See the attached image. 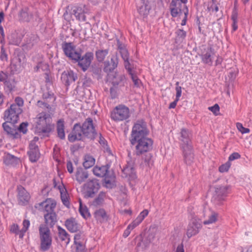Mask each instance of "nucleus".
<instances>
[{"mask_svg":"<svg viewBox=\"0 0 252 252\" xmlns=\"http://www.w3.org/2000/svg\"><path fill=\"white\" fill-rule=\"evenodd\" d=\"M149 134L146 122L138 120L132 126L129 137L130 145L135 147L134 154L137 156H142L152 150L153 141L148 137Z\"/></svg>","mask_w":252,"mask_h":252,"instance_id":"obj_1","label":"nucleus"},{"mask_svg":"<svg viewBox=\"0 0 252 252\" xmlns=\"http://www.w3.org/2000/svg\"><path fill=\"white\" fill-rule=\"evenodd\" d=\"M36 119V128L39 135L48 136L54 127L50 115L42 112L37 115Z\"/></svg>","mask_w":252,"mask_h":252,"instance_id":"obj_2","label":"nucleus"},{"mask_svg":"<svg viewBox=\"0 0 252 252\" xmlns=\"http://www.w3.org/2000/svg\"><path fill=\"white\" fill-rule=\"evenodd\" d=\"M39 238L40 242L39 250L41 252L48 251L52 246V237L50 229L46 224H41L38 227Z\"/></svg>","mask_w":252,"mask_h":252,"instance_id":"obj_3","label":"nucleus"},{"mask_svg":"<svg viewBox=\"0 0 252 252\" xmlns=\"http://www.w3.org/2000/svg\"><path fill=\"white\" fill-rule=\"evenodd\" d=\"M13 75L11 74L10 72L7 71H0V82L3 83L4 90L8 94L17 90V81Z\"/></svg>","mask_w":252,"mask_h":252,"instance_id":"obj_4","label":"nucleus"},{"mask_svg":"<svg viewBox=\"0 0 252 252\" xmlns=\"http://www.w3.org/2000/svg\"><path fill=\"white\" fill-rule=\"evenodd\" d=\"M81 126L85 139H87L90 141H94L98 133L93 119L90 117L87 118L81 125Z\"/></svg>","mask_w":252,"mask_h":252,"instance_id":"obj_5","label":"nucleus"},{"mask_svg":"<svg viewBox=\"0 0 252 252\" xmlns=\"http://www.w3.org/2000/svg\"><path fill=\"white\" fill-rule=\"evenodd\" d=\"M100 188V184L98 180L94 178L88 180L83 186L82 193L84 197L87 199L94 197Z\"/></svg>","mask_w":252,"mask_h":252,"instance_id":"obj_6","label":"nucleus"},{"mask_svg":"<svg viewBox=\"0 0 252 252\" xmlns=\"http://www.w3.org/2000/svg\"><path fill=\"white\" fill-rule=\"evenodd\" d=\"M215 189L214 200L217 204L220 205L223 201L225 200L228 194L231 193V187L228 185H217L215 187Z\"/></svg>","mask_w":252,"mask_h":252,"instance_id":"obj_7","label":"nucleus"},{"mask_svg":"<svg viewBox=\"0 0 252 252\" xmlns=\"http://www.w3.org/2000/svg\"><path fill=\"white\" fill-rule=\"evenodd\" d=\"M130 116L129 109L125 105L120 104L116 106L111 112V118L115 121H122Z\"/></svg>","mask_w":252,"mask_h":252,"instance_id":"obj_8","label":"nucleus"},{"mask_svg":"<svg viewBox=\"0 0 252 252\" xmlns=\"http://www.w3.org/2000/svg\"><path fill=\"white\" fill-rule=\"evenodd\" d=\"M80 57H77L72 61L74 63H78V66L84 71H86L91 65L94 59V54L92 52H87L82 56L81 52H79Z\"/></svg>","mask_w":252,"mask_h":252,"instance_id":"obj_9","label":"nucleus"},{"mask_svg":"<svg viewBox=\"0 0 252 252\" xmlns=\"http://www.w3.org/2000/svg\"><path fill=\"white\" fill-rule=\"evenodd\" d=\"M25 59L26 56L23 52L21 51L14 52L9 65L11 74H15L21 69L22 62L24 61Z\"/></svg>","mask_w":252,"mask_h":252,"instance_id":"obj_10","label":"nucleus"},{"mask_svg":"<svg viewBox=\"0 0 252 252\" xmlns=\"http://www.w3.org/2000/svg\"><path fill=\"white\" fill-rule=\"evenodd\" d=\"M62 49L64 55L72 61L77 57L79 58V52L76 50V47L71 42L63 41L61 44Z\"/></svg>","mask_w":252,"mask_h":252,"instance_id":"obj_11","label":"nucleus"},{"mask_svg":"<svg viewBox=\"0 0 252 252\" xmlns=\"http://www.w3.org/2000/svg\"><path fill=\"white\" fill-rule=\"evenodd\" d=\"M67 139L71 143L85 140L80 123H76L73 125L71 132L67 136Z\"/></svg>","mask_w":252,"mask_h":252,"instance_id":"obj_12","label":"nucleus"},{"mask_svg":"<svg viewBox=\"0 0 252 252\" xmlns=\"http://www.w3.org/2000/svg\"><path fill=\"white\" fill-rule=\"evenodd\" d=\"M23 112V110L12 107L10 106L5 110L3 114V119L7 122H10L12 124H16L19 120V115Z\"/></svg>","mask_w":252,"mask_h":252,"instance_id":"obj_13","label":"nucleus"},{"mask_svg":"<svg viewBox=\"0 0 252 252\" xmlns=\"http://www.w3.org/2000/svg\"><path fill=\"white\" fill-rule=\"evenodd\" d=\"M202 227L200 220L196 216L193 217L189 223L186 234L188 238L197 235Z\"/></svg>","mask_w":252,"mask_h":252,"instance_id":"obj_14","label":"nucleus"},{"mask_svg":"<svg viewBox=\"0 0 252 252\" xmlns=\"http://www.w3.org/2000/svg\"><path fill=\"white\" fill-rule=\"evenodd\" d=\"M169 8L170 14L174 18L180 16L182 13L185 14V11L186 10H187V12H189V8L187 5L183 4L181 2L176 1L174 0H171Z\"/></svg>","mask_w":252,"mask_h":252,"instance_id":"obj_15","label":"nucleus"},{"mask_svg":"<svg viewBox=\"0 0 252 252\" xmlns=\"http://www.w3.org/2000/svg\"><path fill=\"white\" fill-rule=\"evenodd\" d=\"M4 132L8 137L12 139H20L21 135L17 131L15 124L5 121L2 125Z\"/></svg>","mask_w":252,"mask_h":252,"instance_id":"obj_16","label":"nucleus"},{"mask_svg":"<svg viewBox=\"0 0 252 252\" xmlns=\"http://www.w3.org/2000/svg\"><path fill=\"white\" fill-rule=\"evenodd\" d=\"M215 54V49L212 45H210L207 47L204 46L203 49L201 50V54L200 57L202 62L209 65H212L213 64V56Z\"/></svg>","mask_w":252,"mask_h":252,"instance_id":"obj_17","label":"nucleus"},{"mask_svg":"<svg viewBox=\"0 0 252 252\" xmlns=\"http://www.w3.org/2000/svg\"><path fill=\"white\" fill-rule=\"evenodd\" d=\"M17 200L18 204L22 206L27 205L30 200V193L21 185H18L17 187Z\"/></svg>","mask_w":252,"mask_h":252,"instance_id":"obj_18","label":"nucleus"},{"mask_svg":"<svg viewBox=\"0 0 252 252\" xmlns=\"http://www.w3.org/2000/svg\"><path fill=\"white\" fill-rule=\"evenodd\" d=\"M89 9L86 5H80L74 6L72 10V13L75 16L77 20L81 22L86 21L85 14L88 13Z\"/></svg>","mask_w":252,"mask_h":252,"instance_id":"obj_19","label":"nucleus"},{"mask_svg":"<svg viewBox=\"0 0 252 252\" xmlns=\"http://www.w3.org/2000/svg\"><path fill=\"white\" fill-rule=\"evenodd\" d=\"M103 71L107 74L114 71L118 67L119 63V57L117 53L112 56L110 61H106L104 62Z\"/></svg>","mask_w":252,"mask_h":252,"instance_id":"obj_20","label":"nucleus"},{"mask_svg":"<svg viewBox=\"0 0 252 252\" xmlns=\"http://www.w3.org/2000/svg\"><path fill=\"white\" fill-rule=\"evenodd\" d=\"M61 79L65 86H69L77 79V75L72 70L64 71L61 74Z\"/></svg>","mask_w":252,"mask_h":252,"instance_id":"obj_21","label":"nucleus"},{"mask_svg":"<svg viewBox=\"0 0 252 252\" xmlns=\"http://www.w3.org/2000/svg\"><path fill=\"white\" fill-rule=\"evenodd\" d=\"M18 18L20 23H29L33 18V14L28 7L25 6L19 11Z\"/></svg>","mask_w":252,"mask_h":252,"instance_id":"obj_22","label":"nucleus"},{"mask_svg":"<svg viewBox=\"0 0 252 252\" xmlns=\"http://www.w3.org/2000/svg\"><path fill=\"white\" fill-rule=\"evenodd\" d=\"M151 2L149 0H140V3L137 5V9L140 15L146 17L150 13L152 8Z\"/></svg>","mask_w":252,"mask_h":252,"instance_id":"obj_23","label":"nucleus"},{"mask_svg":"<svg viewBox=\"0 0 252 252\" xmlns=\"http://www.w3.org/2000/svg\"><path fill=\"white\" fill-rule=\"evenodd\" d=\"M28 148L27 155L29 157V160L32 163L37 162L40 157V153L38 146L31 145H29Z\"/></svg>","mask_w":252,"mask_h":252,"instance_id":"obj_24","label":"nucleus"},{"mask_svg":"<svg viewBox=\"0 0 252 252\" xmlns=\"http://www.w3.org/2000/svg\"><path fill=\"white\" fill-rule=\"evenodd\" d=\"M134 165V160L130 159L127 161V163L124 167L122 170L126 177H129L132 179H134L136 177Z\"/></svg>","mask_w":252,"mask_h":252,"instance_id":"obj_25","label":"nucleus"},{"mask_svg":"<svg viewBox=\"0 0 252 252\" xmlns=\"http://www.w3.org/2000/svg\"><path fill=\"white\" fill-rule=\"evenodd\" d=\"M110 167V165L109 164L100 166L96 165L93 168V172L96 176L104 178L107 174L112 172L109 170Z\"/></svg>","mask_w":252,"mask_h":252,"instance_id":"obj_26","label":"nucleus"},{"mask_svg":"<svg viewBox=\"0 0 252 252\" xmlns=\"http://www.w3.org/2000/svg\"><path fill=\"white\" fill-rule=\"evenodd\" d=\"M182 150L184 160L188 165H190L193 162L194 155L192 146L181 148Z\"/></svg>","mask_w":252,"mask_h":252,"instance_id":"obj_27","label":"nucleus"},{"mask_svg":"<svg viewBox=\"0 0 252 252\" xmlns=\"http://www.w3.org/2000/svg\"><path fill=\"white\" fill-rule=\"evenodd\" d=\"M190 133L189 129L186 128H182L181 129L180 140L182 142L181 148L192 146L191 145Z\"/></svg>","mask_w":252,"mask_h":252,"instance_id":"obj_28","label":"nucleus"},{"mask_svg":"<svg viewBox=\"0 0 252 252\" xmlns=\"http://www.w3.org/2000/svg\"><path fill=\"white\" fill-rule=\"evenodd\" d=\"M38 205L44 209L43 211L46 213H52L55 212L54 209L56 206V202L54 200L47 198L45 201L39 203Z\"/></svg>","mask_w":252,"mask_h":252,"instance_id":"obj_29","label":"nucleus"},{"mask_svg":"<svg viewBox=\"0 0 252 252\" xmlns=\"http://www.w3.org/2000/svg\"><path fill=\"white\" fill-rule=\"evenodd\" d=\"M64 225L71 233L77 232L79 230V224L75 218H70L64 221Z\"/></svg>","mask_w":252,"mask_h":252,"instance_id":"obj_30","label":"nucleus"},{"mask_svg":"<svg viewBox=\"0 0 252 252\" xmlns=\"http://www.w3.org/2000/svg\"><path fill=\"white\" fill-rule=\"evenodd\" d=\"M94 216L96 220L101 223L107 222L109 219V215L103 208L95 210Z\"/></svg>","mask_w":252,"mask_h":252,"instance_id":"obj_31","label":"nucleus"},{"mask_svg":"<svg viewBox=\"0 0 252 252\" xmlns=\"http://www.w3.org/2000/svg\"><path fill=\"white\" fill-rule=\"evenodd\" d=\"M3 163L7 166H15L19 164V159L9 153L3 157Z\"/></svg>","mask_w":252,"mask_h":252,"instance_id":"obj_32","label":"nucleus"},{"mask_svg":"<svg viewBox=\"0 0 252 252\" xmlns=\"http://www.w3.org/2000/svg\"><path fill=\"white\" fill-rule=\"evenodd\" d=\"M45 223L47 226L53 227L57 222V215L55 212L46 213L44 215Z\"/></svg>","mask_w":252,"mask_h":252,"instance_id":"obj_33","label":"nucleus"},{"mask_svg":"<svg viewBox=\"0 0 252 252\" xmlns=\"http://www.w3.org/2000/svg\"><path fill=\"white\" fill-rule=\"evenodd\" d=\"M106 196V192L103 191H100L98 195L94 199L92 202V205L95 207L102 206L104 203Z\"/></svg>","mask_w":252,"mask_h":252,"instance_id":"obj_34","label":"nucleus"},{"mask_svg":"<svg viewBox=\"0 0 252 252\" xmlns=\"http://www.w3.org/2000/svg\"><path fill=\"white\" fill-rule=\"evenodd\" d=\"M126 79L125 75L121 74L115 76L112 79V84L113 86L117 87H124L126 83Z\"/></svg>","mask_w":252,"mask_h":252,"instance_id":"obj_35","label":"nucleus"},{"mask_svg":"<svg viewBox=\"0 0 252 252\" xmlns=\"http://www.w3.org/2000/svg\"><path fill=\"white\" fill-rule=\"evenodd\" d=\"M58 231V236L62 241H65L66 245H68L70 241V235L66 230L60 226L57 227Z\"/></svg>","mask_w":252,"mask_h":252,"instance_id":"obj_36","label":"nucleus"},{"mask_svg":"<svg viewBox=\"0 0 252 252\" xmlns=\"http://www.w3.org/2000/svg\"><path fill=\"white\" fill-rule=\"evenodd\" d=\"M88 173L87 171L83 170L82 168L77 169L75 176L77 181L79 184L84 182L88 178Z\"/></svg>","mask_w":252,"mask_h":252,"instance_id":"obj_37","label":"nucleus"},{"mask_svg":"<svg viewBox=\"0 0 252 252\" xmlns=\"http://www.w3.org/2000/svg\"><path fill=\"white\" fill-rule=\"evenodd\" d=\"M175 42L176 44H181L183 43L186 39L187 36V32L183 29H178L175 32Z\"/></svg>","mask_w":252,"mask_h":252,"instance_id":"obj_38","label":"nucleus"},{"mask_svg":"<svg viewBox=\"0 0 252 252\" xmlns=\"http://www.w3.org/2000/svg\"><path fill=\"white\" fill-rule=\"evenodd\" d=\"M58 136L62 140L65 139L64 124L62 119L59 120L57 124Z\"/></svg>","mask_w":252,"mask_h":252,"instance_id":"obj_39","label":"nucleus"},{"mask_svg":"<svg viewBox=\"0 0 252 252\" xmlns=\"http://www.w3.org/2000/svg\"><path fill=\"white\" fill-rule=\"evenodd\" d=\"M109 49H98L95 51V56L97 61L102 63L109 53Z\"/></svg>","mask_w":252,"mask_h":252,"instance_id":"obj_40","label":"nucleus"},{"mask_svg":"<svg viewBox=\"0 0 252 252\" xmlns=\"http://www.w3.org/2000/svg\"><path fill=\"white\" fill-rule=\"evenodd\" d=\"M142 156V159L144 162V164L149 168L152 167L154 162L152 154L149 152H147V153H144Z\"/></svg>","mask_w":252,"mask_h":252,"instance_id":"obj_41","label":"nucleus"},{"mask_svg":"<svg viewBox=\"0 0 252 252\" xmlns=\"http://www.w3.org/2000/svg\"><path fill=\"white\" fill-rule=\"evenodd\" d=\"M9 44L19 46L22 39L16 33H11L8 37Z\"/></svg>","mask_w":252,"mask_h":252,"instance_id":"obj_42","label":"nucleus"},{"mask_svg":"<svg viewBox=\"0 0 252 252\" xmlns=\"http://www.w3.org/2000/svg\"><path fill=\"white\" fill-rule=\"evenodd\" d=\"M95 158L90 155H86L84 157V161L83 163L85 169H89L93 166L95 163Z\"/></svg>","mask_w":252,"mask_h":252,"instance_id":"obj_43","label":"nucleus"},{"mask_svg":"<svg viewBox=\"0 0 252 252\" xmlns=\"http://www.w3.org/2000/svg\"><path fill=\"white\" fill-rule=\"evenodd\" d=\"M122 58L124 61L125 68L128 74H131V73L135 72V71L133 70V65L130 63L129 60V54L126 56H124L123 57H122Z\"/></svg>","mask_w":252,"mask_h":252,"instance_id":"obj_44","label":"nucleus"},{"mask_svg":"<svg viewBox=\"0 0 252 252\" xmlns=\"http://www.w3.org/2000/svg\"><path fill=\"white\" fill-rule=\"evenodd\" d=\"M116 40L117 49L119 51L121 57L129 55V54L126 48V45L123 43L118 38H117Z\"/></svg>","mask_w":252,"mask_h":252,"instance_id":"obj_45","label":"nucleus"},{"mask_svg":"<svg viewBox=\"0 0 252 252\" xmlns=\"http://www.w3.org/2000/svg\"><path fill=\"white\" fill-rule=\"evenodd\" d=\"M238 11L236 7H234L232 11L231 19L232 21V31H236L238 29Z\"/></svg>","mask_w":252,"mask_h":252,"instance_id":"obj_46","label":"nucleus"},{"mask_svg":"<svg viewBox=\"0 0 252 252\" xmlns=\"http://www.w3.org/2000/svg\"><path fill=\"white\" fill-rule=\"evenodd\" d=\"M79 211L82 217L85 219H87L91 216L88 208L86 205H83L81 199L79 200Z\"/></svg>","mask_w":252,"mask_h":252,"instance_id":"obj_47","label":"nucleus"},{"mask_svg":"<svg viewBox=\"0 0 252 252\" xmlns=\"http://www.w3.org/2000/svg\"><path fill=\"white\" fill-rule=\"evenodd\" d=\"M115 178V176L113 172H111L109 174H107L104 177V181L105 184V187L107 188L112 189L114 187V185L112 182Z\"/></svg>","mask_w":252,"mask_h":252,"instance_id":"obj_48","label":"nucleus"},{"mask_svg":"<svg viewBox=\"0 0 252 252\" xmlns=\"http://www.w3.org/2000/svg\"><path fill=\"white\" fill-rule=\"evenodd\" d=\"M39 40V37L35 34L31 35L26 41V45L28 48L31 49L36 44Z\"/></svg>","mask_w":252,"mask_h":252,"instance_id":"obj_49","label":"nucleus"},{"mask_svg":"<svg viewBox=\"0 0 252 252\" xmlns=\"http://www.w3.org/2000/svg\"><path fill=\"white\" fill-rule=\"evenodd\" d=\"M42 99L45 101L54 102L56 100V97L51 91L47 90L43 92Z\"/></svg>","mask_w":252,"mask_h":252,"instance_id":"obj_50","label":"nucleus"},{"mask_svg":"<svg viewBox=\"0 0 252 252\" xmlns=\"http://www.w3.org/2000/svg\"><path fill=\"white\" fill-rule=\"evenodd\" d=\"M219 216L218 213L215 211H212L210 216H209L208 219L203 221V224L205 225L211 224L215 222Z\"/></svg>","mask_w":252,"mask_h":252,"instance_id":"obj_51","label":"nucleus"},{"mask_svg":"<svg viewBox=\"0 0 252 252\" xmlns=\"http://www.w3.org/2000/svg\"><path fill=\"white\" fill-rule=\"evenodd\" d=\"M15 103H12L10 105L12 106V107H14L19 110H23L22 109V107L24 106V101L23 98L20 96H17L15 97L14 99Z\"/></svg>","mask_w":252,"mask_h":252,"instance_id":"obj_52","label":"nucleus"},{"mask_svg":"<svg viewBox=\"0 0 252 252\" xmlns=\"http://www.w3.org/2000/svg\"><path fill=\"white\" fill-rule=\"evenodd\" d=\"M28 126L29 123L27 122H22L18 127H16L17 131L19 133H22L23 134H26L28 132Z\"/></svg>","mask_w":252,"mask_h":252,"instance_id":"obj_53","label":"nucleus"},{"mask_svg":"<svg viewBox=\"0 0 252 252\" xmlns=\"http://www.w3.org/2000/svg\"><path fill=\"white\" fill-rule=\"evenodd\" d=\"M129 75L130 76V78L134 83V86L137 88H140L141 81L138 78V76L134 74V72L131 73V74H129Z\"/></svg>","mask_w":252,"mask_h":252,"instance_id":"obj_54","label":"nucleus"},{"mask_svg":"<svg viewBox=\"0 0 252 252\" xmlns=\"http://www.w3.org/2000/svg\"><path fill=\"white\" fill-rule=\"evenodd\" d=\"M75 245V252H87L85 245L82 242L74 244Z\"/></svg>","mask_w":252,"mask_h":252,"instance_id":"obj_55","label":"nucleus"},{"mask_svg":"<svg viewBox=\"0 0 252 252\" xmlns=\"http://www.w3.org/2000/svg\"><path fill=\"white\" fill-rule=\"evenodd\" d=\"M0 60L2 62H7L8 61V55L3 45L0 47Z\"/></svg>","mask_w":252,"mask_h":252,"instance_id":"obj_56","label":"nucleus"},{"mask_svg":"<svg viewBox=\"0 0 252 252\" xmlns=\"http://www.w3.org/2000/svg\"><path fill=\"white\" fill-rule=\"evenodd\" d=\"M118 87H115L112 85L110 88V97L112 99H114L118 97Z\"/></svg>","mask_w":252,"mask_h":252,"instance_id":"obj_57","label":"nucleus"},{"mask_svg":"<svg viewBox=\"0 0 252 252\" xmlns=\"http://www.w3.org/2000/svg\"><path fill=\"white\" fill-rule=\"evenodd\" d=\"M231 166V163L227 161L224 164L221 165L219 168V171L221 173L227 172Z\"/></svg>","mask_w":252,"mask_h":252,"instance_id":"obj_58","label":"nucleus"},{"mask_svg":"<svg viewBox=\"0 0 252 252\" xmlns=\"http://www.w3.org/2000/svg\"><path fill=\"white\" fill-rule=\"evenodd\" d=\"M236 127L238 130L242 134L248 133L250 132V129L243 126V125L240 123L236 124Z\"/></svg>","mask_w":252,"mask_h":252,"instance_id":"obj_59","label":"nucleus"},{"mask_svg":"<svg viewBox=\"0 0 252 252\" xmlns=\"http://www.w3.org/2000/svg\"><path fill=\"white\" fill-rule=\"evenodd\" d=\"M59 189H61L60 188H59ZM60 192H61V199L63 202V204L64 205L68 207L69 206L70 203L68 199V198L67 197L66 193L63 194L61 190H60Z\"/></svg>","mask_w":252,"mask_h":252,"instance_id":"obj_60","label":"nucleus"},{"mask_svg":"<svg viewBox=\"0 0 252 252\" xmlns=\"http://www.w3.org/2000/svg\"><path fill=\"white\" fill-rule=\"evenodd\" d=\"M40 69L45 73L50 72L49 64L43 62H40Z\"/></svg>","mask_w":252,"mask_h":252,"instance_id":"obj_61","label":"nucleus"},{"mask_svg":"<svg viewBox=\"0 0 252 252\" xmlns=\"http://www.w3.org/2000/svg\"><path fill=\"white\" fill-rule=\"evenodd\" d=\"M208 109L212 111L215 115L217 116L219 114L220 108L219 104L216 103L213 106L209 107Z\"/></svg>","mask_w":252,"mask_h":252,"instance_id":"obj_62","label":"nucleus"},{"mask_svg":"<svg viewBox=\"0 0 252 252\" xmlns=\"http://www.w3.org/2000/svg\"><path fill=\"white\" fill-rule=\"evenodd\" d=\"M148 210L147 209H145L139 214V215L137 217V218L142 222L143 220L145 218V217L148 216Z\"/></svg>","mask_w":252,"mask_h":252,"instance_id":"obj_63","label":"nucleus"},{"mask_svg":"<svg viewBox=\"0 0 252 252\" xmlns=\"http://www.w3.org/2000/svg\"><path fill=\"white\" fill-rule=\"evenodd\" d=\"M92 71L93 74L98 76V77H101L102 72L101 67L98 66L93 67Z\"/></svg>","mask_w":252,"mask_h":252,"instance_id":"obj_64","label":"nucleus"}]
</instances>
